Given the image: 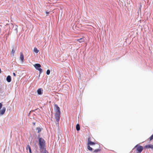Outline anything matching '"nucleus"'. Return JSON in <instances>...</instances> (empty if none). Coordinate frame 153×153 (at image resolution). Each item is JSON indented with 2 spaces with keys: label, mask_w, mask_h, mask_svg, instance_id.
<instances>
[{
  "label": "nucleus",
  "mask_w": 153,
  "mask_h": 153,
  "mask_svg": "<svg viewBox=\"0 0 153 153\" xmlns=\"http://www.w3.org/2000/svg\"><path fill=\"white\" fill-rule=\"evenodd\" d=\"M13 75L14 76H16V74H15V73H13Z\"/></svg>",
  "instance_id": "nucleus-22"
},
{
  "label": "nucleus",
  "mask_w": 153,
  "mask_h": 153,
  "mask_svg": "<svg viewBox=\"0 0 153 153\" xmlns=\"http://www.w3.org/2000/svg\"><path fill=\"white\" fill-rule=\"evenodd\" d=\"M54 106L56 108V113L55 114V118L56 122L58 123L60 117V109L57 104H55Z\"/></svg>",
  "instance_id": "nucleus-1"
},
{
  "label": "nucleus",
  "mask_w": 153,
  "mask_h": 153,
  "mask_svg": "<svg viewBox=\"0 0 153 153\" xmlns=\"http://www.w3.org/2000/svg\"><path fill=\"white\" fill-rule=\"evenodd\" d=\"M40 152L42 153H47L46 151L44 148H40Z\"/></svg>",
  "instance_id": "nucleus-10"
},
{
  "label": "nucleus",
  "mask_w": 153,
  "mask_h": 153,
  "mask_svg": "<svg viewBox=\"0 0 153 153\" xmlns=\"http://www.w3.org/2000/svg\"><path fill=\"white\" fill-rule=\"evenodd\" d=\"M152 139H153V134L149 138V140L150 141L152 140Z\"/></svg>",
  "instance_id": "nucleus-21"
},
{
  "label": "nucleus",
  "mask_w": 153,
  "mask_h": 153,
  "mask_svg": "<svg viewBox=\"0 0 153 153\" xmlns=\"http://www.w3.org/2000/svg\"><path fill=\"white\" fill-rule=\"evenodd\" d=\"M6 111V108L5 107H3L2 109L0 111V115H3Z\"/></svg>",
  "instance_id": "nucleus-6"
},
{
  "label": "nucleus",
  "mask_w": 153,
  "mask_h": 153,
  "mask_svg": "<svg viewBox=\"0 0 153 153\" xmlns=\"http://www.w3.org/2000/svg\"><path fill=\"white\" fill-rule=\"evenodd\" d=\"M144 148L146 149L151 148L153 149V145L148 144L144 146Z\"/></svg>",
  "instance_id": "nucleus-8"
},
{
  "label": "nucleus",
  "mask_w": 153,
  "mask_h": 153,
  "mask_svg": "<svg viewBox=\"0 0 153 153\" xmlns=\"http://www.w3.org/2000/svg\"><path fill=\"white\" fill-rule=\"evenodd\" d=\"M15 52V50L14 49H12V51H11V53L13 54V55H14Z\"/></svg>",
  "instance_id": "nucleus-20"
},
{
  "label": "nucleus",
  "mask_w": 153,
  "mask_h": 153,
  "mask_svg": "<svg viewBox=\"0 0 153 153\" xmlns=\"http://www.w3.org/2000/svg\"><path fill=\"white\" fill-rule=\"evenodd\" d=\"M39 143L40 146V149L44 148L45 146V141L41 137L39 138Z\"/></svg>",
  "instance_id": "nucleus-2"
},
{
  "label": "nucleus",
  "mask_w": 153,
  "mask_h": 153,
  "mask_svg": "<svg viewBox=\"0 0 153 153\" xmlns=\"http://www.w3.org/2000/svg\"><path fill=\"white\" fill-rule=\"evenodd\" d=\"M88 145H96L97 147H99V145L97 144H96L94 142L91 141L90 140V138H89L88 139Z\"/></svg>",
  "instance_id": "nucleus-5"
},
{
  "label": "nucleus",
  "mask_w": 153,
  "mask_h": 153,
  "mask_svg": "<svg viewBox=\"0 0 153 153\" xmlns=\"http://www.w3.org/2000/svg\"><path fill=\"white\" fill-rule=\"evenodd\" d=\"M85 38V37H83L82 38L76 39V40L77 41H78L79 43H81L84 42Z\"/></svg>",
  "instance_id": "nucleus-7"
},
{
  "label": "nucleus",
  "mask_w": 153,
  "mask_h": 153,
  "mask_svg": "<svg viewBox=\"0 0 153 153\" xmlns=\"http://www.w3.org/2000/svg\"><path fill=\"white\" fill-rule=\"evenodd\" d=\"M6 79L8 82H10L11 81V76L9 75L7 77Z\"/></svg>",
  "instance_id": "nucleus-12"
},
{
  "label": "nucleus",
  "mask_w": 153,
  "mask_h": 153,
  "mask_svg": "<svg viewBox=\"0 0 153 153\" xmlns=\"http://www.w3.org/2000/svg\"><path fill=\"white\" fill-rule=\"evenodd\" d=\"M42 129L40 128L37 127L36 128V129L38 130V133H39L42 130Z\"/></svg>",
  "instance_id": "nucleus-18"
},
{
  "label": "nucleus",
  "mask_w": 153,
  "mask_h": 153,
  "mask_svg": "<svg viewBox=\"0 0 153 153\" xmlns=\"http://www.w3.org/2000/svg\"><path fill=\"white\" fill-rule=\"evenodd\" d=\"M26 149L27 150L28 149L29 153H32L31 148L29 145H27L26 147Z\"/></svg>",
  "instance_id": "nucleus-11"
},
{
  "label": "nucleus",
  "mask_w": 153,
  "mask_h": 153,
  "mask_svg": "<svg viewBox=\"0 0 153 153\" xmlns=\"http://www.w3.org/2000/svg\"><path fill=\"white\" fill-rule=\"evenodd\" d=\"M37 93L39 94H42V90L41 88H39L37 90Z\"/></svg>",
  "instance_id": "nucleus-13"
},
{
  "label": "nucleus",
  "mask_w": 153,
  "mask_h": 153,
  "mask_svg": "<svg viewBox=\"0 0 153 153\" xmlns=\"http://www.w3.org/2000/svg\"><path fill=\"white\" fill-rule=\"evenodd\" d=\"M134 149H136L137 153H141L143 149V147L141 146L137 145Z\"/></svg>",
  "instance_id": "nucleus-3"
},
{
  "label": "nucleus",
  "mask_w": 153,
  "mask_h": 153,
  "mask_svg": "<svg viewBox=\"0 0 153 153\" xmlns=\"http://www.w3.org/2000/svg\"><path fill=\"white\" fill-rule=\"evenodd\" d=\"M76 128L77 131H79L80 130V126L79 124H77L76 126Z\"/></svg>",
  "instance_id": "nucleus-15"
},
{
  "label": "nucleus",
  "mask_w": 153,
  "mask_h": 153,
  "mask_svg": "<svg viewBox=\"0 0 153 153\" xmlns=\"http://www.w3.org/2000/svg\"><path fill=\"white\" fill-rule=\"evenodd\" d=\"M46 13L47 14H49V12H46Z\"/></svg>",
  "instance_id": "nucleus-24"
},
{
  "label": "nucleus",
  "mask_w": 153,
  "mask_h": 153,
  "mask_svg": "<svg viewBox=\"0 0 153 153\" xmlns=\"http://www.w3.org/2000/svg\"><path fill=\"white\" fill-rule=\"evenodd\" d=\"M20 59L21 60L22 62H23L24 59V56L23 53L22 52H21L20 53Z\"/></svg>",
  "instance_id": "nucleus-9"
},
{
  "label": "nucleus",
  "mask_w": 153,
  "mask_h": 153,
  "mask_svg": "<svg viewBox=\"0 0 153 153\" xmlns=\"http://www.w3.org/2000/svg\"><path fill=\"white\" fill-rule=\"evenodd\" d=\"M87 148L89 151H92L93 150V149L90 147L89 145H88Z\"/></svg>",
  "instance_id": "nucleus-17"
},
{
  "label": "nucleus",
  "mask_w": 153,
  "mask_h": 153,
  "mask_svg": "<svg viewBox=\"0 0 153 153\" xmlns=\"http://www.w3.org/2000/svg\"><path fill=\"white\" fill-rule=\"evenodd\" d=\"M33 124L34 126L35 125V123H33Z\"/></svg>",
  "instance_id": "nucleus-23"
},
{
  "label": "nucleus",
  "mask_w": 153,
  "mask_h": 153,
  "mask_svg": "<svg viewBox=\"0 0 153 153\" xmlns=\"http://www.w3.org/2000/svg\"><path fill=\"white\" fill-rule=\"evenodd\" d=\"M35 68L39 71V75L42 73V69L40 68L41 67V65L39 64H36L34 65Z\"/></svg>",
  "instance_id": "nucleus-4"
},
{
  "label": "nucleus",
  "mask_w": 153,
  "mask_h": 153,
  "mask_svg": "<svg viewBox=\"0 0 153 153\" xmlns=\"http://www.w3.org/2000/svg\"><path fill=\"white\" fill-rule=\"evenodd\" d=\"M100 150H101L100 149H95L93 151V152L96 153H97L98 152H99L100 151Z\"/></svg>",
  "instance_id": "nucleus-16"
},
{
  "label": "nucleus",
  "mask_w": 153,
  "mask_h": 153,
  "mask_svg": "<svg viewBox=\"0 0 153 153\" xmlns=\"http://www.w3.org/2000/svg\"><path fill=\"white\" fill-rule=\"evenodd\" d=\"M33 51L36 53H37L39 52V50L37 49V48L35 47L33 49Z\"/></svg>",
  "instance_id": "nucleus-14"
},
{
  "label": "nucleus",
  "mask_w": 153,
  "mask_h": 153,
  "mask_svg": "<svg viewBox=\"0 0 153 153\" xmlns=\"http://www.w3.org/2000/svg\"><path fill=\"white\" fill-rule=\"evenodd\" d=\"M50 70H48L46 72V74L47 75H49L50 74Z\"/></svg>",
  "instance_id": "nucleus-19"
}]
</instances>
